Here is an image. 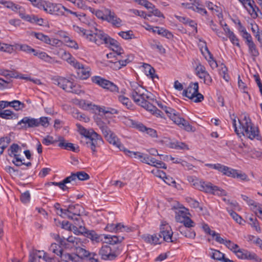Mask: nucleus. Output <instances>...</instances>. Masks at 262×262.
I'll list each match as a JSON object with an SVG mask.
<instances>
[{
	"mask_svg": "<svg viewBox=\"0 0 262 262\" xmlns=\"http://www.w3.org/2000/svg\"><path fill=\"white\" fill-rule=\"evenodd\" d=\"M65 45L71 48H73L75 50L79 49V46L77 42L70 37H66L64 39Z\"/></svg>",
	"mask_w": 262,
	"mask_h": 262,
	"instance_id": "e433bc0d",
	"label": "nucleus"
},
{
	"mask_svg": "<svg viewBox=\"0 0 262 262\" xmlns=\"http://www.w3.org/2000/svg\"><path fill=\"white\" fill-rule=\"evenodd\" d=\"M129 11L136 15L143 17L144 18H147L148 17L151 16V14H146L144 11H139L136 9H130L129 10Z\"/></svg>",
	"mask_w": 262,
	"mask_h": 262,
	"instance_id": "5fc2aeb1",
	"label": "nucleus"
},
{
	"mask_svg": "<svg viewBox=\"0 0 262 262\" xmlns=\"http://www.w3.org/2000/svg\"><path fill=\"white\" fill-rule=\"evenodd\" d=\"M215 169L223 173V174L229 177V173L231 172L230 170H231V168L222 165L220 163H217Z\"/></svg>",
	"mask_w": 262,
	"mask_h": 262,
	"instance_id": "58836bf2",
	"label": "nucleus"
},
{
	"mask_svg": "<svg viewBox=\"0 0 262 262\" xmlns=\"http://www.w3.org/2000/svg\"><path fill=\"white\" fill-rule=\"evenodd\" d=\"M246 259L249 260H253L257 262H259L261 261V258H259L255 253L253 252H250L247 251V254L246 255Z\"/></svg>",
	"mask_w": 262,
	"mask_h": 262,
	"instance_id": "13d9d810",
	"label": "nucleus"
},
{
	"mask_svg": "<svg viewBox=\"0 0 262 262\" xmlns=\"http://www.w3.org/2000/svg\"><path fill=\"white\" fill-rule=\"evenodd\" d=\"M229 213L232 219L237 223L241 224L242 221V217L232 210H228Z\"/></svg>",
	"mask_w": 262,
	"mask_h": 262,
	"instance_id": "6e6d98bb",
	"label": "nucleus"
},
{
	"mask_svg": "<svg viewBox=\"0 0 262 262\" xmlns=\"http://www.w3.org/2000/svg\"><path fill=\"white\" fill-rule=\"evenodd\" d=\"M38 121L35 118L30 117L23 118L18 122V125H21L22 128L26 129L27 128L37 127Z\"/></svg>",
	"mask_w": 262,
	"mask_h": 262,
	"instance_id": "412c9836",
	"label": "nucleus"
},
{
	"mask_svg": "<svg viewBox=\"0 0 262 262\" xmlns=\"http://www.w3.org/2000/svg\"><path fill=\"white\" fill-rule=\"evenodd\" d=\"M10 141V137H5L1 138L0 139V147H7Z\"/></svg>",
	"mask_w": 262,
	"mask_h": 262,
	"instance_id": "774afa93",
	"label": "nucleus"
},
{
	"mask_svg": "<svg viewBox=\"0 0 262 262\" xmlns=\"http://www.w3.org/2000/svg\"><path fill=\"white\" fill-rule=\"evenodd\" d=\"M169 110V112L167 111V115L174 123L187 131L192 130V126L188 121L181 117L180 115L173 108Z\"/></svg>",
	"mask_w": 262,
	"mask_h": 262,
	"instance_id": "9d476101",
	"label": "nucleus"
},
{
	"mask_svg": "<svg viewBox=\"0 0 262 262\" xmlns=\"http://www.w3.org/2000/svg\"><path fill=\"white\" fill-rule=\"evenodd\" d=\"M224 245H225L228 249L233 251L234 252V250H236L239 248L237 244H234L230 240H226Z\"/></svg>",
	"mask_w": 262,
	"mask_h": 262,
	"instance_id": "e2e57ef3",
	"label": "nucleus"
},
{
	"mask_svg": "<svg viewBox=\"0 0 262 262\" xmlns=\"http://www.w3.org/2000/svg\"><path fill=\"white\" fill-rule=\"evenodd\" d=\"M39 252H34L32 250L29 254L28 262H40V256L38 255Z\"/></svg>",
	"mask_w": 262,
	"mask_h": 262,
	"instance_id": "49530a36",
	"label": "nucleus"
},
{
	"mask_svg": "<svg viewBox=\"0 0 262 262\" xmlns=\"http://www.w3.org/2000/svg\"><path fill=\"white\" fill-rule=\"evenodd\" d=\"M47 45L55 47H59L61 46L62 41L56 38L49 37Z\"/></svg>",
	"mask_w": 262,
	"mask_h": 262,
	"instance_id": "3c124183",
	"label": "nucleus"
},
{
	"mask_svg": "<svg viewBox=\"0 0 262 262\" xmlns=\"http://www.w3.org/2000/svg\"><path fill=\"white\" fill-rule=\"evenodd\" d=\"M58 146L60 147H74L73 146V144L71 143H68L66 142V141L62 137H60L58 138Z\"/></svg>",
	"mask_w": 262,
	"mask_h": 262,
	"instance_id": "052dcab7",
	"label": "nucleus"
},
{
	"mask_svg": "<svg viewBox=\"0 0 262 262\" xmlns=\"http://www.w3.org/2000/svg\"><path fill=\"white\" fill-rule=\"evenodd\" d=\"M225 27H226L224 28L225 34L227 36L233 45H235L239 48L240 44L239 43L238 38L237 37L235 34L230 30L226 24L225 25Z\"/></svg>",
	"mask_w": 262,
	"mask_h": 262,
	"instance_id": "b1692460",
	"label": "nucleus"
},
{
	"mask_svg": "<svg viewBox=\"0 0 262 262\" xmlns=\"http://www.w3.org/2000/svg\"><path fill=\"white\" fill-rule=\"evenodd\" d=\"M48 4V7L46 10V12L58 16H68L67 14L64 13V6L63 5L50 2H49Z\"/></svg>",
	"mask_w": 262,
	"mask_h": 262,
	"instance_id": "f3484780",
	"label": "nucleus"
},
{
	"mask_svg": "<svg viewBox=\"0 0 262 262\" xmlns=\"http://www.w3.org/2000/svg\"><path fill=\"white\" fill-rule=\"evenodd\" d=\"M144 72L146 75L154 79L155 78H158V76L155 74V70L150 65L144 63L143 64Z\"/></svg>",
	"mask_w": 262,
	"mask_h": 262,
	"instance_id": "c756f323",
	"label": "nucleus"
},
{
	"mask_svg": "<svg viewBox=\"0 0 262 262\" xmlns=\"http://www.w3.org/2000/svg\"><path fill=\"white\" fill-rule=\"evenodd\" d=\"M103 88L107 89L113 93H119V88L118 86L113 82L107 80Z\"/></svg>",
	"mask_w": 262,
	"mask_h": 262,
	"instance_id": "79ce46f5",
	"label": "nucleus"
},
{
	"mask_svg": "<svg viewBox=\"0 0 262 262\" xmlns=\"http://www.w3.org/2000/svg\"><path fill=\"white\" fill-rule=\"evenodd\" d=\"M71 184L74 185L76 184L77 180L80 181H85L90 179V176L84 171H79L76 173H73L69 176Z\"/></svg>",
	"mask_w": 262,
	"mask_h": 262,
	"instance_id": "4be33fe9",
	"label": "nucleus"
},
{
	"mask_svg": "<svg viewBox=\"0 0 262 262\" xmlns=\"http://www.w3.org/2000/svg\"><path fill=\"white\" fill-rule=\"evenodd\" d=\"M179 231L186 237L194 238L195 236V232L191 228H186L185 226H180L179 227Z\"/></svg>",
	"mask_w": 262,
	"mask_h": 262,
	"instance_id": "a878e982",
	"label": "nucleus"
},
{
	"mask_svg": "<svg viewBox=\"0 0 262 262\" xmlns=\"http://www.w3.org/2000/svg\"><path fill=\"white\" fill-rule=\"evenodd\" d=\"M198 83H191L189 86L183 91V95L193 100L194 102H200L204 99V96L198 92Z\"/></svg>",
	"mask_w": 262,
	"mask_h": 262,
	"instance_id": "1a4fd4ad",
	"label": "nucleus"
},
{
	"mask_svg": "<svg viewBox=\"0 0 262 262\" xmlns=\"http://www.w3.org/2000/svg\"><path fill=\"white\" fill-rule=\"evenodd\" d=\"M118 97L119 101L127 108H130L132 107V103L127 97L121 95H118Z\"/></svg>",
	"mask_w": 262,
	"mask_h": 262,
	"instance_id": "a19ab883",
	"label": "nucleus"
},
{
	"mask_svg": "<svg viewBox=\"0 0 262 262\" xmlns=\"http://www.w3.org/2000/svg\"><path fill=\"white\" fill-rule=\"evenodd\" d=\"M11 10L18 13L20 16L23 14V12L24 11L25 8L19 5L12 3Z\"/></svg>",
	"mask_w": 262,
	"mask_h": 262,
	"instance_id": "864d4df0",
	"label": "nucleus"
},
{
	"mask_svg": "<svg viewBox=\"0 0 262 262\" xmlns=\"http://www.w3.org/2000/svg\"><path fill=\"white\" fill-rule=\"evenodd\" d=\"M118 35L124 39H130L134 36L132 31H121L118 33Z\"/></svg>",
	"mask_w": 262,
	"mask_h": 262,
	"instance_id": "8fccbe9b",
	"label": "nucleus"
},
{
	"mask_svg": "<svg viewBox=\"0 0 262 262\" xmlns=\"http://www.w3.org/2000/svg\"><path fill=\"white\" fill-rule=\"evenodd\" d=\"M79 226L78 227L76 226H73V229L74 233L77 234H83L85 233L88 238L91 239L93 241H95L96 243H99L101 241L100 236L98 235L96 232L93 230L86 231V229L82 225L77 224Z\"/></svg>",
	"mask_w": 262,
	"mask_h": 262,
	"instance_id": "2eb2a0df",
	"label": "nucleus"
},
{
	"mask_svg": "<svg viewBox=\"0 0 262 262\" xmlns=\"http://www.w3.org/2000/svg\"><path fill=\"white\" fill-rule=\"evenodd\" d=\"M10 106L13 107L16 111H19L24 108L25 105L18 100H13L11 102Z\"/></svg>",
	"mask_w": 262,
	"mask_h": 262,
	"instance_id": "09e8293b",
	"label": "nucleus"
},
{
	"mask_svg": "<svg viewBox=\"0 0 262 262\" xmlns=\"http://www.w3.org/2000/svg\"><path fill=\"white\" fill-rule=\"evenodd\" d=\"M34 252H39L38 255L40 256V259L42 258L46 262H56L54 257L50 256L49 254L43 251L33 250Z\"/></svg>",
	"mask_w": 262,
	"mask_h": 262,
	"instance_id": "f704fd0d",
	"label": "nucleus"
},
{
	"mask_svg": "<svg viewBox=\"0 0 262 262\" xmlns=\"http://www.w3.org/2000/svg\"><path fill=\"white\" fill-rule=\"evenodd\" d=\"M67 184H71L69 177H67L63 181H62L60 182H49L47 184V185H48L49 186L53 185H55L56 186H58L62 190L65 191V190H67L69 188V186L66 185Z\"/></svg>",
	"mask_w": 262,
	"mask_h": 262,
	"instance_id": "cd10ccee",
	"label": "nucleus"
},
{
	"mask_svg": "<svg viewBox=\"0 0 262 262\" xmlns=\"http://www.w3.org/2000/svg\"><path fill=\"white\" fill-rule=\"evenodd\" d=\"M105 20L116 27L122 26L121 19L118 18L114 12L108 9H105Z\"/></svg>",
	"mask_w": 262,
	"mask_h": 262,
	"instance_id": "aec40b11",
	"label": "nucleus"
},
{
	"mask_svg": "<svg viewBox=\"0 0 262 262\" xmlns=\"http://www.w3.org/2000/svg\"><path fill=\"white\" fill-rule=\"evenodd\" d=\"M32 5L39 9H42L46 12V10L48 7L49 2L43 0H35Z\"/></svg>",
	"mask_w": 262,
	"mask_h": 262,
	"instance_id": "ea45409f",
	"label": "nucleus"
},
{
	"mask_svg": "<svg viewBox=\"0 0 262 262\" xmlns=\"http://www.w3.org/2000/svg\"><path fill=\"white\" fill-rule=\"evenodd\" d=\"M77 71L78 77L81 79H86L91 76V69L88 67H85L78 61L73 66Z\"/></svg>",
	"mask_w": 262,
	"mask_h": 262,
	"instance_id": "a211bd4d",
	"label": "nucleus"
},
{
	"mask_svg": "<svg viewBox=\"0 0 262 262\" xmlns=\"http://www.w3.org/2000/svg\"><path fill=\"white\" fill-rule=\"evenodd\" d=\"M14 117H15L14 113L9 110H0V118H1L9 120L13 119Z\"/></svg>",
	"mask_w": 262,
	"mask_h": 262,
	"instance_id": "4c0bfd02",
	"label": "nucleus"
},
{
	"mask_svg": "<svg viewBox=\"0 0 262 262\" xmlns=\"http://www.w3.org/2000/svg\"><path fill=\"white\" fill-rule=\"evenodd\" d=\"M104 238L106 240L105 243L112 245V246L108 245L102 246L99 250V255L102 259L105 260H114L120 254L122 250L121 245L117 246H115L114 245L120 244L124 239V237L122 236L104 235Z\"/></svg>",
	"mask_w": 262,
	"mask_h": 262,
	"instance_id": "f03ea898",
	"label": "nucleus"
},
{
	"mask_svg": "<svg viewBox=\"0 0 262 262\" xmlns=\"http://www.w3.org/2000/svg\"><path fill=\"white\" fill-rule=\"evenodd\" d=\"M75 6L79 9H84L86 8L85 3L82 0H70Z\"/></svg>",
	"mask_w": 262,
	"mask_h": 262,
	"instance_id": "69168bd1",
	"label": "nucleus"
},
{
	"mask_svg": "<svg viewBox=\"0 0 262 262\" xmlns=\"http://www.w3.org/2000/svg\"><path fill=\"white\" fill-rule=\"evenodd\" d=\"M121 151L127 156L136 159H139L140 161L144 163L152 166L156 167L158 168L166 169V164L162 162L156 160L154 158H152L147 154L142 153L139 151L130 150L127 148H120Z\"/></svg>",
	"mask_w": 262,
	"mask_h": 262,
	"instance_id": "423d86ee",
	"label": "nucleus"
},
{
	"mask_svg": "<svg viewBox=\"0 0 262 262\" xmlns=\"http://www.w3.org/2000/svg\"><path fill=\"white\" fill-rule=\"evenodd\" d=\"M78 132L82 136L81 142L82 146L88 147L101 146L103 143L101 137L93 129H86L81 125L77 124Z\"/></svg>",
	"mask_w": 262,
	"mask_h": 262,
	"instance_id": "20e7f679",
	"label": "nucleus"
},
{
	"mask_svg": "<svg viewBox=\"0 0 262 262\" xmlns=\"http://www.w3.org/2000/svg\"><path fill=\"white\" fill-rule=\"evenodd\" d=\"M38 121L37 126L41 125V126L47 127L49 125V121L48 117H41L39 119H36Z\"/></svg>",
	"mask_w": 262,
	"mask_h": 262,
	"instance_id": "4d7b16f0",
	"label": "nucleus"
},
{
	"mask_svg": "<svg viewBox=\"0 0 262 262\" xmlns=\"http://www.w3.org/2000/svg\"><path fill=\"white\" fill-rule=\"evenodd\" d=\"M244 151L247 157L252 158H259L262 155V152L260 148H246Z\"/></svg>",
	"mask_w": 262,
	"mask_h": 262,
	"instance_id": "c85d7f7f",
	"label": "nucleus"
},
{
	"mask_svg": "<svg viewBox=\"0 0 262 262\" xmlns=\"http://www.w3.org/2000/svg\"><path fill=\"white\" fill-rule=\"evenodd\" d=\"M248 47V51L250 53V55L252 57L253 59H255L256 57H257L259 54L258 50L254 43V42L251 43L249 45H247Z\"/></svg>",
	"mask_w": 262,
	"mask_h": 262,
	"instance_id": "473e14b6",
	"label": "nucleus"
},
{
	"mask_svg": "<svg viewBox=\"0 0 262 262\" xmlns=\"http://www.w3.org/2000/svg\"><path fill=\"white\" fill-rule=\"evenodd\" d=\"M84 247V246L83 245V246H81L77 250V251L75 252L76 254L75 255L76 257L78 256L81 258L86 257L89 258L92 262H99L97 254L95 253H90L85 249Z\"/></svg>",
	"mask_w": 262,
	"mask_h": 262,
	"instance_id": "6ab92c4d",
	"label": "nucleus"
},
{
	"mask_svg": "<svg viewBox=\"0 0 262 262\" xmlns=\"http://www.w3.org/2000/svg\"><path fill=\"white\" fill-rule=\"evenodd\" d=\"M234 253L239 258L245 259L247 254V250L238 248L236 250H234Z\"/></svg>",
	"mask_w": 262,
	"mask_h": 262,
	"instance_id": "bf43d9fd",
	"label": "nucleus"
},
{
	"mask_svg": "<svg viewBox=\"0 0 262 262\" xmlns=\"http://www.w3.org/2000/svg\"><path fill=\"white\" fill-rule=\"evenodd\" d=\"M176 221L178 222L183 223V226L186 228H190L191 227L194 226V223L191 220L189 217L186 218H183L181 219L179 216L176 217Z\"/></svg>",
	"mask_w": 262,
	"mask_h": 262,
	"instance_id": "2f4dec72",
	"label": "nucleus"
},
{
	"mask_svg": "<svg viewBox=\"0 0 262 262\" xmlns=\"http://www.w3.org/2000/svg\"><path fill=\"white\" fill-rule=\"evenodd\" d=\"M59 256H60L61 260L59 262H63L67 260H71V262H75V259L76 258L75 255H73L69 253H61Z\"/></svg>",
	"mask_w": 262,
	"mask_h": 262,
	"instance_id": "de8ad7c7",
	"label": "nucleus"
},
{
	"mask_svg": "<svg viewBox=\"0 0 262 262\" xmlns=\"http://www.w3.org/2000/svg\"><path fill=\"white\" fill-rule=\"evenodd\" d=\"M61 246L60 245H59L56 243H52L49 248V251L59 256L62 252Z\"/></svg>",
	"mask_w": 262,
	"mask_h": 262,
	"instance_id": "c03bdc74",
	"label": "nucleus"
},
{
	"mask_svg": "<svg viewBox=\"0 0 262 262\" xmlns=\"http://www.w3.org/2000/svg\"><path fill=\"white\" fill-rule=\"evenodd\" d=\"M57 140H54L53 137L48 136L42 140V143L46 146H49L53 144Z\"/></svg>",
	"mask_w": 262,
	"mask_h": 262,
	"instance_id": "0e129e2a",
	"label": "nucleus"
},
{
	"mask_svg": "<svg viewBox=\"0 0 262 262\" xmlns=\"http://www.w3.org/2000/svg\"><path fill=\"white\" fill-rule=\"evenodd\" d=\"M97 125L101 129L104 137L110 143L117 147H120L121 146V143L119 139L104 122L101 121H97Z\"/></svg>",
	"mask_w": 262,
	"mask_h": 262,
	"instance_id": "6e6552de",
	"label": "nucleus"
},
{
	"mask_svg": "<svg viewBox=\"0 0 262 262\" xmlns=\"http://www.w3.org/2000/svg\"><path fill=\"white\" fill-rule=\"evenodd\" d=\"M195 73L200 79L203 80L204 83L207 85L211 83L212 78L203 65L199 63L195 68Z\"/></svg>",
	"mask_w": 262,
	"mask_h": 262,
	"instance_id": "dca6fc26",
	"label": "nucleus"
},
{
	"mask_svg": "<svg viewBox=\"0 0 262 262\" xmlns=\"http://www.w3.org/2000/svg\"><path fill=\"white\" fill-rule=\"evenodd\" d=\"M60 53L61 58L63 60H66L71 66L73 67L77 61V60L70 53L63 50H61L60 51Z\"/></svg>",
	"mask_w": 262,
	"mask_h": 262,
	"instance_id": "393cba45",
	"label": "nucleus"
},
{
	"mask_svg": "<svg viewBox=\"0 0 262 262\" xmlns=\"http://www.w3.org/2000/svg\"><path fill=\"white\" fill-rule=\"evenodd\" d=\"M13 50V48L12 46L1 42L0 46V51L11 53Z\"/></svg>",
	"mask_w": 262,
	"mask_h": 262,
	"instance_id": "338daca9",
	"label": "nucleus"
},
{
	"mask_svg": "<svg viewBox=\"0 0 262 262\" xmlns=\"http://www.w3.org/2000/svg\"><path fill=\"white\" fill-rule=\"evenodd\" d=\"M130 84L131 87L130 96L134 101L137 105L144 108L152 114L162 118V112L149 102V101L152 102L154 101V99L151 97V94L136 82H132Z\"/></svg>",
	"mask_w": 262,
	"mask_h": 262,
	"instance_id": "f257e3e1",
	"label": "nucleus"
},
{
	"mask_svg": "<svg viewBox=\"0 0 262 262\" xmlns=\"http://www.w3.org/2000/svg\"><path fill=\"white\" fill-rule=\"evenodd\" d=\"M31 35L35 37L36 39L46 44H47L50 37L49 36L45 35L41 32H32L31 33Z\"/></svg>",
	"mask_w": 262,
	"mask_h": 262,
	"instance_id": "72a5a7b5",
	"label": "nucleus"
},
{
	"mask_svg": "<svg viewBox=\"0 0 262 262\" xmlns=\"http://www.w3.org/2000/svg\"><path fill=\"white\" fill-rule=\"evenodd\" d=\"M54 239L65 248H73L75 252L77 251L78 248L83 246L82 242L79 238L70 236L68 238L60 237L58 234L54 235Z\"/></svg>",
	"mask_w": 262,
	"mask_h": 262,
	"instance_id": "0eeeda50",
	"label": "nucleus"
},
{
	"mask_svg": "<svg viewBox=\"0 0 262 262\" xmlns=\"http://www.w3.org/2000/svg\"><path fill=\"white\" fill-rule=\"evenodd\" d=\"M38 57L44 61L51 63L54 62V58L49 56L47 53L41 51L39 54H38Z\"/></svg>",
	"mask_w": 262,
	"mask_h": 262,
	"instance_id": "37998d69",
	"label": "nucleus"
},
{
	"mask_svg": "<svg viewBox=\"0 0 262 262\" xmlns=\"http://www.w3.org/2000/svg\"><path fill=\"white\" fill-rule=\"evenodd\" d=\"M211 252L209 254L210 257L215 260H223L225 257L224 254L221 252L219 250L210 249Z\"/></svg>",
	"mask_w": 262,
	"mask_h": 262,
	"instance_id": "c9c22d12",
	"label": "nucleus"
},
{
	"mask_svg": "<svg viewBox=\"0 0 262 262\" xmlns=\"http://www.w3.org/2000/svg\"><path fill=\"white\" fill-rule=\"evenodd\" d=\"M83 208L79 204L69 205L67 208L68 213L70 214L74 217V219L73 220L75 222L74 226H76L79 227V226H78L77 224L81 225L80 223V221L81 220L80 214L83 212Z\"/></svg>",
	"mask_w": 262,
	"mask_h": 262,
	"instance_id": "4468645a",
	"label": "nucleus"
},
{
	"mask_svg": "<svg viewBox=\"0 0 262 262\" xmlns=\"http://www.w3.org/2000/svg\"><path fill=\"white\" fill-rule=\"evenodd\" d=\"M230 171L231 172L230 173H229V177L233 178L239 179L241 181L244 182L250 181V179L249 178L248 175L246 173L242 171L241 170H238L237 169L231 168Z\"/></svg>",
	"mask_w": 262,
	"mask_h": 262,
	"instance_id": "5701e85b",
	"label": "nucleus"
},
{
	"mask_svg": "<svg viewBox=\"0 0 262 262\" xmlns=\"http://www.w3.org/2000/svg\"><path fill=\"white\" fill-rule=\"evenodd\" d=\"M107 45H110L112 48L113 51H115L117 49H119L120 51L121 47L119 45V43L113 38L110 37L108 41V43L106 44Z\"/></svg>",
	"mask_w": 262,
	"mask_h": 262,
	"instance_id": "603ef678",
	"label": "nucleus"
},
{
	"mask_svg": "<svg viewBox=\"0 0 262 262\" xmlns=\"http://www.w3.org/2000/svg\"><path fill=\"white\" fill-rule=\"evenodd\" d=\"M93 82L97 84L103 88L107 80L98 76H93L91 78Z\"/></svg>",
	"mask_w": 262,
	"mask_h": 262,
	"instance_id": "a18cd8bd",
	"label": "nucleus"
},
{
	"mask_svg": "<svg viewBox=\"0 0 262 262\" xmlns=\"http://www.w3.org/2000/svg\"><path fill=\"white\" fill-rule=\"evenodd\" d=\"M158 236L162 238V242L176 243L177 239L172 237L173 232L171 227L166 223H163L160 227Z\"/></svg>",
	"mask_w": 262,
	"mask_h": 262,
	"instance_id": "ddd939ff",
	"label": "nucleus"
},
{
	"mask_svg": "<svg viewBox=\"0 0 262 262\" xmlns=\"http://www.w3.org/2000/svg\"><path fill=\"white\" fill-rule=\"evenodd\" d=\"M33 23H35L37 25L41 26H46L47 21L42 18L38 17L37 16L34 15L33 18Z\"/></svg>",
	"mask_w": 262,
	"mask_h": 262,
	"instance_id": "680f3d73",
	"label": "nucleus"
},
{
	"mask_svg": "<svg viewBox=\"0 0 262 262\" xmlns=\"http://www.w3.org/2000/svg\"><path fill=\"white\" fill-rule=\"evenodd\" d=\"M74 30L81 36L85 38L88 41L94 42L99 46L103 43L107 44L110 37L102 31H98L96 33H92L78 26H73Z\"/></svg>",
	"mask_w": 262,
	"mask_h": 262,
	"instance_id": "39448f33",
	"label": "nucleus"
},
{
	"mask_svg": "<svg viewBox=\"0 0 262 262\" xmlns=\"http://www.w3.org/2000/svg\"><path fill=\"white\" fill-rule=\"evenodd\" d=\"M205 50L206 51L208 58L207 56H205L206 59L208 60L210 66L212 69H215L217 67L218 65L216 60L214 59L212 54L208 50L206 45L205 47Z\"/></svg>",
	"mask_w": 262,
	"mask_h": 262,
	"instance_id": "7c9ffc66",
	"label": "nucleus"
},
{
	"mask_svg": "<svg viewBox=\"0 0 262 262\" xmlns=\"http://www.w3.org/2000/svg\"><path fill=\"white\" fill-rule=\"evenodd\" d=\"M196 186H198V190L204 191L207 193L218 195L225 196L227 195V192L225 190L220 188L216 186L213 185L209 182L206 183L202 181L200 185Z\"/></svg>",
	"mask_w": 262,
	"mask_h": 262,
	"instance_id": "f8f14e48",
	"label": "nucleus"
},
{
	"mask_svg": "<svg viewBox=\"0 0 262 262\" xmlns=\"http://www.w3.org/2000/svg\"><path fill=\"white\" fill-rule=\"evenodd\" d=\"M239 124V127L236 126L235 118L232 119V124L235 133L239 135L242 134L248 138L253 140H261L258 127L253 125L249 118L245 116L243 119H238Z\"/></svg>",
	"mask_w": 262,
	"mask_h": 262,
	"instance_id": "7ed1b4c3",
	"label": "nucleus"
},
{
	"mask_svg": "<svg viewBox=\"0 0 262 262\" xmlns=\"http://www.w3.org/2000/svg\"><path fill=\"white\" fill-rule=\"evenodd\" d=\"M144 241L148 243L153 244L155 245L161 244L162 242V239L160 238L158 234H154L153 235L148 234L144 237Z\"/></svg>",
	"mask_w": 262,
	"mask_h": 262,
	"instance_id": "bb28decb",
	"label": "nucleus"
},
{
	"mask_svg": "<svg viewBox=\"0 0 262 262\" xmlns=\"http://www.w3.org/2000/svg\"><path fill=\"white\" fill-rule=\"evenodd\" d=\"M52 81L55 84L68 92L78 93V91L75 89L74 83L70 79L62 77H55L52 79Z\"/></svg>",
	"mask_w": 262,
	"mask_h": 262,
	"instance_id": "9b49d317",
	"label": "nucleus"
}]
</instances>
